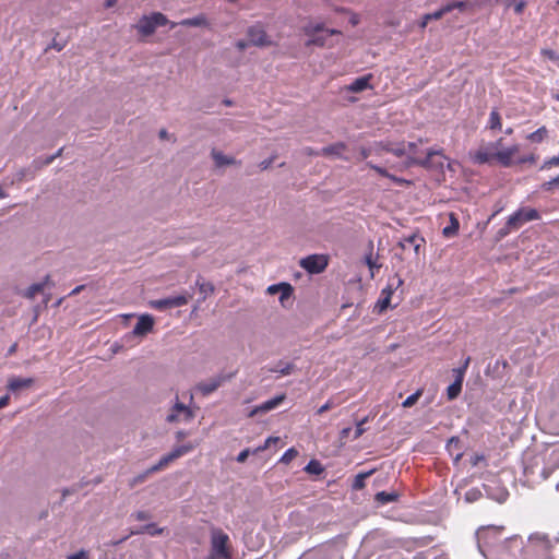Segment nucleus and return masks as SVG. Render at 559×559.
<instances>
[{
	"label": "nucleus",
	"mask_w": 559,
	"mask_h": 559,
	"mask_svg": "<svg viewBox=\"0 0 559 559\" xmlns=\"http://www.w3.org/2000/svg\"><path fill=\"white\" fill-rule=\"evenodd\" d=\"M222 559H231L233 546L228 534L222 528L212 526L210 528V552Z\"/></svg>",
	"instance_id": "obj_1"
},
{
	"label": "nucleus",
	"mask_w": 559,
	"mask_h": 559,
	"mask_svg": "<svg viewBox=\"0 0 559 559\" xmlns=\"http://www.w3.org/2000/svg\"><path fill=\"white\" fill-rule=\"evenodd\" d=\"M304 33L308 37L305 43L307 47H325L328 45L326 40L330 36L341 34L337 29L325 28L323 23H309L304 27Z\"/></svg>",
	"instance_id": "obj_2"
},
{
	"label": "nucleus",
	"mask_w": 559,
	"mask_h": 559,
	"mask_svg": "<svg viewBox=\"0 0 559 559\" xmlns=\"http://www.w3.org/2000/svg\"><path fill=\"white\" fill-rule=\"evenodd\" d=\"M405 145H406V150H407V163H406L407 166L418 165V166H421L425 168L442 167L443 166L442 160L437 163L433 159L436 156H441V151L430 148V150H428L426 156L420 158V157L416 156V154H417L416 143L408 142Z\"/></svg>",
	"instance_id": "obj_3"
},
{
	"label": "nucleus",
	"mask_w": 559,
	"mask_h": 559,
	"mask_svg": "<svg viewBox=\"0 0 559 559\" xmlns=\"http://www.w3.org/2000/svg\"><path fill=\"white\" fill-rule=\"evenodd\" d=\"M502 527L487 526L476 532L477 547L479 552L487 558V547H493L501 538Z\"/></svg>",
	"instance_id": "obj_4"
},
{
	"label": "nucleus",
	"mask_w": 559,
	"mask_h": 559,
	"mask_svg": "<svg viewBox=\"0 0 559 559\" xmlns=\"http://www.w3.org/2000/svg\"><path fill=\"white\" fill-rule=\"evenodd\" d=\"M168 23L166 15L160 12H154L151 15H143L136 24L138 32L143 36L152 35L159 26Z\"/></svg>",
	"instance_id": "obj_5"
},
{
	"label": "nucleus",
	"mask_w": 559,
	"mask_h": 559,
	"mask_svg": "<svg viewBox=\"0 0 559 559\" xmlns=\"http://www.w3.org/2000/svg\"><path fill=\"white\" fill-rule=\"evenodd\" d=\"M193 445L191 443L189 444H182L174 448L168 454L162 456L159 461L148 468L147 473H155L163 468H165L168 464L174 462L175 460L186 455L187 453L191 452L193 450Z\"/></svg>",
	"instance_id": "obj_6"
},
{
	"label": "nucleus",
	"mask_w": 559,
	"mask_h": 559,
	"mask_svg": "<svg viewBox=\"0 0 559 559\" xmlns=\"http://www.w3.org/2000/svg\"><path fill=\"white\" fill-rule=\"evenodd\" d=\"M192 298V295L189 293L180 294L176 296H169L162 299H156L151 301L152 308L158 311H165L167 309L182 307L188 304L189 299Z\"/></svg>",
	"instance_id": "obj_7"
},
{
	"label": "nucleus",
	"mask_w": 559,
	"mask_h": 559,
	"mask_svg": "<svg viewBox=\"0 0 559 559\" xmlns=\"http://www.w3.org/2000/svg\"><path fill=\"white\" fill-rule=\"evenodd\" d=\"M539 212L532 207H521L508 217L509 226L519 229L525 223L539 219Z\"/></svg>",
	"instance_id": "obj_8"
},
{
	"label": "nucleus",
	"mask_w": 559,
	"mask_h": 559,
	"mask_svg": "<svg viewBox=\"0 0 559 559\" xmlns=\"http://www.w3.org/2000/svg\"><path fill=\"white\" fill-rule=\"evenodd\" d=\"M300 265L310 274H319L328 266V259L323 254H311L301 259Z\"/></svg>",
	"instance_id": "obj_9"
},
{
	"label": "nucleus",
	"mask_w": 559,
	"mask_h": 559,
	"mask_svg": "<svg viewBox=\"0 0 559 559\" xmlns=\"http://www.w3.org/2000/svg\"><path fill=\"white\" fill-rule=\"evenodd\" d=\"M425 238L419 234L414 233L409 236L402 237L397 245L404 251L412 248L414 251V255L417 258L420 254L421 248L425 247Z\"/></svg>",
	"instance_id": "obj_10"
},
{
	"label": "nucleus",
	"mask_w": 559,
	"mask_h": 559,
	"mask_svg": "<svg viewBox=\"0 0 559 559\" xmlns=\"http://www.w3.org/2000/svg\"><path fill=\"white\" fill-rule=\"evenodd\" d=\"M194 413L191 411L190 407L186 406L181 402H176L173 406L170 413L167 415L166 420L168 423H175V421H190L193 419Z\"/></svg>",
	"instance_id": "obj_11"
},
{
	"label": "nucleus",
	"mask_w": 559,
	"mask_h": 559,
	"mask_svg": "<svg viewBox=\"0 0 559 559\" xmlns=\"http://www.w3.org/2000/svg\"><path fill=\"white\" fill-rule=\"evenodd\" d=\"M497 150L495 148L491 143H487L485 145H481L473 155V162L475 164L484 165V164H491L493 160H496Z\"/></svg>",
	"instance_id": "obj_12"
},
{
	"label": "nucleus",
	"mask_w": 559,
	"mask_h": 559,
	"mask_svg": "<svg viewBox=\"0 0 559 559\" xmlns=\"http://www.w3.org/2000/svg\"><path fill=\"white\" fill-rule=\"evenodd\" d=\"M519 145L514 144L507 148L497 152L496 162L502 167H510L512 165L513 156L519 153Z\"/></svg>",
	"instance_id": "obj_13"
},
{
	"label": "nucleus",
	"mask_w": 559,
	"mask_h": 559,
	"mask_svg": "<svg viewBox=\"0 0 559 559\" xmlns=\"http://www.w3.org/2000/svg\"><path fill=\"white\" fill-rule=\"evenodd\" d=\"M346 147L347 145L344 142H336L334 144L322 147L319 153H316V156H335L337 158L347 160L348 158L343 156Z\"/></svg>",
	"instance_id": "obj_14"
},
{
	"label": "nucleus",
	"mask_w": 559,
	"mask_h": 559,
	"mask_svg": "<svg viewBox=\"0 0 559 559\" xmlns=\"http://www.w3.org/2000/svg\"><path fill=\"white\" fill-rule=\"evenodd\" d=\"M154 319L150 314H142L132 330L133 335H145L153 330Z\"/></svg>",
	"instance_id": "obj_15"
},
{
	"label": "nucleus",
	"mask_w": 559,
	"mask_h": 559,
	"mask_svg": "<svg viewBox=\"0 0 559 559\" xmlns=\"http://www.w3.org/2000/svg\"><path fill=\"white\" fill-rule=\"evenodd\" d=\"M463 448V442L459 437L455 436L451 437L445 444L448 453L453 457L455 463L462 459Z\"/></svg>",
	"instance_id": "obj_16"
},
{
	"label": "nucleus",
	"mask_w": 559,
	"mask_h": 559,
	"mask_svg": "<svg viewBox=\"0 0 559 559\" xmlns=\"http://www.w3.org/2000/svg\"><path fill=\"white\" fill-rule=\"evenodd\" d=\"M284 400H285L284 394L274 396L273 399H270V400L261 403L260 405L255 406L251 411L250 416H254L259 413H267V412L276 408L277 406H280Z\"/></svg>",
	"instance_id": "obj_17"
},
{
	"label": "nucleus",
	"mask_w": 559,
	"mask_h": 559,
	"mask_svg": "<svg viewBox=\"0 0 559 559\" xmlns=\"http://www.w3.org/2000/svg\"><path fill=\"white\" fill-rule=\"evenodd\" d=\"M371 78H372L371 74H367V75H362V76H359V78L355 79L348 85V87H347L348 91L352 92V93H360L362 91L371 88V85H370Z\"/></svg>",
	"instance_id": "obj_18"
},
{
	"label": "nucleus",
	"mask_w": 559,
	"mask_h": 559,
	"mask_svg": "<svg viewBox=\"0 0 559 559\" xmlns=\"http://www.w3.org/2000/svg\"><path fill=\"white\" fill-rule=\"evenodd\" d=\"M34 383L32 378H11L8 382L10 392L16 393L21 390L29 388Z\"/></svg>",
	"instance_id": "obj_19"
},
{
	"label": "nucleus",
	"mask_w": 559,
	"mask_h": 559,
	"mask_svg": "<svg viewBox=\"0 0 559 559\" xmlns=\"http://www.w3.org/2000/svg\"><path fill=\"white\" fill-rule=\"evenodd\" d=\"M248 35L250 41L255 46L262 47L269 43L266 33L261 28L252 27L249 29Z\"/></svg>",
	"instance_id": "obj_20"
},
{
	"label": "nucleus",
	"mask_w": 559,
	"mask_h": 559,
	"mask_svg": "<svg viewBox=\"0 0 559 559\" xmlns=\"http://www.w3.org/2000/svg\"><path fill=\"white\" fill-rule=\"evenodd\" d=\"M530 545H536L539 550H548L550 547L549 538L546 534L534 533L528 537Z\"/></svg>",
	"instance_id": "obj_21"
},
{
	"label": "nucleus",
	"mask_w": 559,
	"mask_h": 559,
	"mask_svg": "<svg viewBox=\"0 0 559 559\" xmlns=\"http://www.w3.org/2000/svg\"><path fill=\"white\" fill-rule=\"evenodd\" d=\"M267 290L270 294H276L280 292L281 293L280 299H281V301H283L284 299L290 297V295L293 293V287L288 283H280V284L271 285L267 288Z\"/></svg>",
	"instance_id": "obj_22"
},
{
	"label": "nucleus",
	"mask_w": 559,
	"mask_h": 559,
	"mask_svg": "<svg viewBox=\"0 0 559 559\" xmlns=\"http://www.w3.org/2000/svg\"><path fill=\"white\" fill-rule=\"evenodd\" d=\"M195 285L201 294V298L198 300L199 304L203 302L214 292V285L211 282L203 281L201 276L198 277Z\"/></svg>",
	"instance_id": "obj_23"
},
{
	"label": "nucleus",
	"mask_w": 559,
	"mask_h": 559,
	"mask_svg": "<svg viewBox=\"0 0 559 559\" xmlns=\"http://www.w3.org/2000/svg\"><path fill=\"white\" fill-rule=\"evenodd\" d=\"M379 255L373 254V241L368 242V253L365 255V263L368 265L369 270L373 274V270H379L381 267V264H378Z\"/></svg>",
	"instance_id": "obj_24"
},
{
	"label": "nucleus",
	"mask_w": 559,
	"mask_h": 559,
	"mask_svg": "<svg viewBox=\"0 0 559 559\" xmlns=\"http://www.w3.org/2000/svg\"><path fill=\"white\" fill-rule=\"evenodd\" d=\"M270 372H276L281 373L282 376H288L294 372L295 365L292 362H285L283 360H280L276 365L273 367L267 368Z\"/></svg>",
	"instance_id": "obj_25"
},
{
	"label": "nucleus",
	"mask_w": 559,
	"mask_h": 559,
	"mask_svg": "<svg viewBox=\"0 0 559 559\" xmlns=\"http://www.w3.org/2000/svg\"><path fill=\"white\" fill-rule=\"evenodd\" d=\"M195 389L202 393V395L206 396V395H210L211 393L215 392L217 389H218V385L217 383L213 380V377L205 380V381H202V382H199L195 386Z\"/></svg>",
	"instance_id": "obj_26"
},
{
	"label": "nucleus",
	"mask_w": 559,
	"mask_h": 559,
	"mask_svg": "<svg viewBox=\"0 0 559 559\" xmlns=\"http://www.w3.org/2000/svg\"><path fill=\"white\" fill-rule=\"evenodd\" d=\"M211 155L217 167L228 166L236 163L235 158L229 157L216 150H213Z\"/></svg>",
	"instance_id": "obj_27"
},
{
	"label": "nucleus",
	"mask_w": 559,
	"mask_h": 559,
	"mask_svg": "<svg viewBox=\"0 0 559 559\" xmlns=\"http://www.w3.org/2000/svg\"><path fill=\"white\" fill-rule=\"evenodd\" d=\"M463 383L460 379H455L447 389V396L450 401L456 399L462 391Z\"/></svg>",
	"instance_id": "obj_28"
},
{
	"label": "nucleus",
	"mask_w": 559,
	"mask_h": 559,
	"mask_svg": "<svg viewBox=\"0 0 559 559\" xmlns=\"http://www.w3.org/2000/svg\"><path fill=\"white\" fill-rule=\"evenodd\" d=\"M374 499L378 503L384 506L395 501L397 499V495L395 492L379 491Z\"/></svg>",
	"instance_id": "obj_29"
},
{
	"label": "nucleus",
	"mask_w": 559,
	"mask_h": 559,
	"mask_svg": "<svg viewBox=\"0 0 559 559\" xmlns=\"http://www.w3.org/2000/svg\"><path fill=\"white\" fill-rule=\"evenodd\" d=\"M488 127L491 130H500L502 127L501 117L497 109H492L489 115Z\"/></svg>",
	"instance_id": "obj_30"
},
{
	"label": "nucleus",
	"mask_w": 559,
	"mask_h": 559,
	"mask_svg": "<svg viewBox=\"0 0 559 559\" xmlns=\"http://www.w3.org/2000/svg\"><path fill=\"white\" fill-rule=\"evenodd\" d=\"M238 370H234L230 372H219L218 374L213 377V380L217 383L218 388L222 386L225 382L230 381L237 374Z\"/></svg>",
	"instance_id": "obj_31"
},
{
	"label": "nucleus",
	"mask_w": 559,
	"mask_h": 559,
	"mask_svg": "<svg viewBox=\"0 0 559 559\" xmlns=\"http://www.w3.org/2000/svg\"><path fill=\"white\" fill-rule=\"evenodd\" d=\"M305 471L311 475H320L323 473L324 468L318 460H310L306 465Z\"/></svg>",
	"instance_id": "obj_32"
},
{
	"label": "nucleus",
	"mask_w": 559,
	"mask_h": 559,
	"mask_svg": "<svg viewBox=\"0 0 559 559\" xmlns=\"http://www.w3.org/2000/svg\"><path fill=\"white\" fill-rule=\"evenodd\" d=\"M459 230V221L454 217V215H451V224L443 228L442 234L444 237H452L454 236Z\"/></svg>",
	"instance_id": "obj_33"
},
{
	"label": "nucleus",
	"mask_w": 559,
	"mask_h": 559,
	"mask_svg": "<svg viewBox=\"0 0 559 559\" xmlns=\"http://www.w3.org/2000/svg\"><path fill=\"white\" fill-rule=\"evenodd\" d=\"M371 471L370 472H367V473H360L358 475L355 476L354 478V481H353V485H352V488L354 490H360L365 487V480L366 478L371 475Z\"/></svg>",
	"instance_id": "obj_34"
},
{
	"label": "nucleus",
	"mask_w": 559,
	"mask_h": 559,
	"mask_svg": "<svg viewBox=\"0 0 559 559\" xmlns=\"http://www.w3.org/2000/svg\"><path fill=\"white\" fill-rule=\"evenodd\" d=\"M45 286V283H35L32 284L25 292L24 296L33 299L35 296H37L40 292H43Z\"/></svg>",
	"instance_id": "obj_35"
},
{
	"label": "nucleus",
	"mask_w": 559,
	"mask_h": 559,
	"mask_svg": "<svg viewBox=\"0 0 559 559\" xmlns=\"http://www.w3.org/2000/svg\"><path fill=\"white\" fill-rule=\"evenodd\" d=\"M547 134V129L545 127H542L539 129H537L536 131L532 132L527 139L534 143H540L544 138L546 136Z\"/></svg>",
	"instance_id": "obj_36"
},
{
	"label": "nucleus",
	"mask_w": 559,
	"mask_h": 559,
	"mask_svg": "<svg viewBox=\"0 0 559 559\" xmlns=\"http://www.w3.org/2000/svg\"><path fill=\"white\" fill-rule=\"evenodd\" d=\"M55 160V156L37 157L33 162L35 170L43 168L44 166L50 165Z\"/></svg>",
	"instance_id": "obj_37"
},
{
	"label": "nucleus",
	"mask_w": 559,
	"mask_h": 559,
	"mask_svg": "<svg viewBox=\"0 0 559 559\" xmlns=\"http://www.w3.org/2000/svg\"><path fill=\"white\" fill-rule=\"evenodd\" d=\"M391 307V299L388 296H381L376 305V310L378 313L384 312L388 308Z\"/></svg>",
	"instance_id": "obj_38"
},
{
	"label": "nucleus",
	"mask_w": 559,
	"mask_h": 559,
	"mask_svg": "<svg viewBox=\"0 0 559 559\" xmlns=\"http://www.w3.org/2000/svg\"><path fill=\"white\" fill-rule=\"evenodd\" d=\"M444 7V11L447 13L453 11L454 9H457L460 11H463L466 9L467 7V3L465 1H451L447 4L443 5Z\"/></svg>",
	"instance_id": "obj_39"
},
{
	"label": "nucleus",
	"mask_w": 559,
	"mask_h": 559,
	"mask_svg": "<svg viewBox=\"0 0 559 559\" xmlns=\"http://www.w3.org/2000/svg\"><path fill=\"white\" fill-rule=\"evenodd\" d=\"M559 187V175L546 182H544L540 188L545 192H552L556 188Z\"/></svg>",
	"instance_id": "obj_40"
},
{
	"label": "nucleus",
	"mask_w": 559,
	"mask_h": 559,
	"mask_svg": "<svg viewBox=\"0 0 559 559\" xmlns=\"http://www.w3.org/2000/svg\"><path fill=\"white\" fill-rule=\"evenodd\" d=\"M298 455V451L295 448L287 449L282 455L280 462L284 464L290 463Z\"/></svg>",
	"instance_id": "obj_41"
},
{
	"label": "nucleus",
	"mask_w": 559,
	"mask_h": 559,
	"mask_svg": "<svg viewBox=\"0 0 559 559\" xmlns=\"http://www.w3.org/2000/svg\"><path fill=\"white\" fill-rule=\"evenodd\" d=\"M403 284V281L401 278L396 280V284H388L382 290L381 296H388L390 299L394 293V290Z\"/></svg>",
	"instance_id": "obj_42"
},
{
	"label": "nucleus",
	"mask_w": 559,
	"mask_h": 559,
	"mask_svg": "<svg viewBox=\"0 0 559 559\" xmlns=\"http://www.w3.org/2000/svg\"><path fill=\"white\" fill-rule=\"evenodd\" d=\"M469 361H471V358L467 357L464 361V364L459 367V368H455L453 371L455 373V379H460L461 382L463 383V380H464V376H465V372H466V369L469 365Z\"/></svg>",
	"instance_id": "obj_43"
},
{
	"label": "nucleus",
	"mask_w": 559,
	"mask_h": 559,
	"mask_svg": "<svg viewBox=\"0 0 559 559\" xmlns=\"http://www.w3.org/2000/svg\"><path fill=\"white\" fill-rule=\"evenodd\" d=\"M144 531L151 536H157L163 534L164 528L158 527L155 523H148L144 525Z\"/></svg>",
	"instance_id": "obj_44"
},
{
	"label": "nucleus",
	"mask_w": 559,
	"mask_h": 559,
	"mask_svg": "<svg viewBox=\"0 0 559 559\" xmlns=\"http://www.w3.org/2000/svg\"><path fill=\"white\" fill-rule=\"evenodd\" d=\"M391 153L397 157H402L407 154L406 145L405 143H394L393 150H391Z\"/></svg>",
	"instance_id": "obj_45"
},
{
	"label": "nucleus",
	"mask_w": 559,
	"mask_h": 559,
	"mask_svg": "<svg viewBox=\"0 0 559 559\" xmlns=\"http://www.w3.org/2000/svg\"><path fill=\"white\" fill-rule=\"evenodd\" d=\"M203 23H204L203 17L195 16V17L182 20L180 24L183 26H201Z\"/></svg>",
	"instance_id": "obj_46"
},
{
	"label": "nucleus",
	"mask_w": 559,
	"mask_h": 559,
	"mask_svg": "<svg viewBox=\"0 0 559 559\" xmlns=\"http://www.w3.org/2000/svg\"><path fill=\"white\" fill-rule=\"evenodd\" d=\"M555 166H559V155H556V156L545 159L543 165L540 166V169L542 170L550 169L551 167H555Z\"/></svg>",
	"instance_id": "obj_47"
},
{
	"label": "nucleus",
	"mask_w": 559,
	"mask_h": 559,
	"mask_svg": "<svg viewBox=\"0 0 559 559\" xmlns=\"http://www.w3.org/2000/svg\"><path fill=\"white\" fill-rule=\"evenodd\" d=\"M420 395H421V392L417 391V392L411 394L409 396H407L404 400V402L402 403L403 407H412L418 401Z\"/></svg>",
	"instance_id": "obj_48"
},
{
	"label": "nucleus",
	"mask_w": 559,
	"mask_h": 559,
	"mask_svg": "<svg viewBox=\"0 0 559 559\" xmlns=\"http://www.w3.org/2000/svg\"><path fill=\"white\" fill-rule=\"evenodd\" d=\"M280 441V438L278 437H269L265 441H264V444L263 445H260L258 447L253 453H258L260 451H264L266 449H269L271 447V444H276L277 442Z\"/></svg>",
	"instance_id": "obj_49"
},
{
	"label": "nucleus",
	"mask_w": 559,
	"mask_h": 559,
	"mask_svg": "<svg viewBox=\"0 0 559 559\" xmlns=\"http://www.w3.org/2000/svg\"><path fill=\"white\" fill-rule=\"evenodd\" d=\"M367 167H369L370 169L377 171L380 176L382 177H385V178H389L390 176V173L384 168V167H381L379 165H376L373 164L372 162H367Z\"/></svg>",
	"instance_id": "obj_50"
},
{
	"label": "nucleus",
	"mask_w": 559,
	"mask_h": 559,
	"mask_svg": "<svg viewBox=\"0 0 559 559\" xmlns=\"http://www.w3.org/2000/svg\"><path fill=\"white\" fill-rule=\"evenodd\" d=\"M512 230H515V228H513V226H509V219L507 221L506 225L500 228L497 233V236L499 239L501 238H504L506 236H508Z\"/></svg>",
	"instance_id": "obj_51"
},
{
	"label": "nucleus",
	"mask_w": 559,
	"mask_h": 559,
	"mask_svg": "<svg viewBox=\"0 0 559 559\" xmlns=\"http://www.w3.org/2000/svg\"><path fill=\"white\" fill-rule=\"evenodd\" d=\"M444 14H447V12L444 11V7H441L439 10L432 12V13H428L426 14V20H439L441 19Z\"/></svg>",
	"instance_id": "obj_52"
},
{
	"label": "nucleus",
	"mask_w": 559,
	"mask_h": 559,
	"mask_svg": "<svg viewBox=\"0 0 559 559\" xmlns=\"http://www.w3.org/2000/svg\"><path fill=\"white\" fill-rule=\"evenodd\" d=\"M480 496V491L477 489H471L465 493V499L468 502L476 501L478 497Z\"/></svg>",
	"instance_id": "obj_53"
},
{
	"label": "nucleus",
	"mask_w": 559,
	"mask_h": 559,
	"mask_svg": "<svg viewBox=\"0 0 559 559\" xmlns=\"http://www.w3.org/2000/svg\"><path fill=\"white\" fill-rule=\"evenodd\" d=\"M35 177V171H31V169H22L17 174V179H33Z\"/></svg>",
	"instance_id": "obj_54"
},
{
	"label": "nucleus",
	"mask_w": 559,
	"mask_h": 559,
	"mask_svg": "<svg viewBox=\"0 0 559 559\" xmlns=\"http://www.w3.org/2000/svg\"><path fill=\"white\" fill-rule=\"evenodd\" d=\"M67 559H90L86 550H80L67 557Z\"/></svg>",
	"instance_id": "obj_55"
},
{
	"label": "nucleus",
	"mask_w": 559,
	"mask_h": 559,
	"mask_svg": "<svg viewBox=\"0 0 559 559\" xmlns=\"http://www.w3.org/2000/svg\"><path fill=\"white\" fill-rule=\"evenodd\" d=\"M485 461H486V457L484 454H474L471 457V463L473 466H477L480 462H485Z\"/></svg>",
	"instance_id": "obj_56"
},
{
	"label": "nucleus",
	"mask_w": 559,
	"mask_h": 559,
	"mask_svg": "<svg viewBox=\"0 0 559 559\" xmlns=\"http://www.w3.org/2000/svg\"><path fill=\"white\" fill-rule=\"evenodd\" d=\"M250 450L249 449H245L242 450L236 457L237 462L238 463H243L246 462V460L248 459L249 454H250Z\"/></svg>",
	"instance_id": "obj_57"
},
{
	"label": "nucleus",
	"mask_w": 559,
	"mask_h": 559,
	"mask_svg": "<svg viewBox=\"0 0 559 559\" xmlns=\"http://www.w3.org/2000/svg\"><path fill=\"white\" fill-rule=\"evenodd\" d=\"M365 432V428L362 427V423H358L354 432L353 439L356 440L360 438Z\"/></svg>",
	"instance_id": "obj_58"
},
{
	"label": "nucleus",
	"mask_w": 559,
	"mask_h": 559,
	"mask_svg": "<svg viewBox=\"0 0 559 559\" xmlns=\"http://www.w3.org/2000/svg\"><path fill=\"white\" fill-rule=\"evenodd\" d=\"M134 518L138 520V521H146L151 518L150 513L146 512V511H138L135 514H134Z\"/></svg>",
	"instance_id": "obj_59"
},
{
	"label": "nucleus",
	"mask_w": 559,
	"mask_h": 559,
	"mask_svg": "<svg viewBox=\"0 0 559 559\" xmlns=\"http://www.w3.org/2000/svg\"><path fill=\"white\" fill-rule=\"evenodd\" d=\"M558 466H559V462L557 464H555L552 467L543 468V471H542L543 478L547 479L550 476V474L552 473V471Z\"/></svg>",
	"instance_id": "obj_60"
},
{
	"label": "nucleus",
	"mask_w": 559,
	"mask_h": 559,
	"mask_svg": "<svg viewBox=\"0 0 559 559\" xmlns=\"http://www.w3.org/2000/svg\"><path fill=\"white\" fill-rule=\"evenodd\" d=\"M370 148H372V155L381 156L383 153L382 147L379 146V142H374L372 145H370Z\"/></svg>",
	"instance_id": "obj_61"
},
{
	"label": "nucleus",
	"mask_w": 559,
	"mask_h": 559,
	"mask_svg": "<svg viewBox=\"0 0 559 559\" xmlns=\"http://www.w3.org/2000/svg\"><path fill=\"white\" fill-rule=\"evenodd\" d=\"M379 146L382 147L383 152L391 153V150H393L394 143L392 142H379Z\"/></svg>",
	"instance_id": "obj_62"
},
{
	"label": "nucleus",
	"mask_w": 559,
	"mask_h": 559,
	"mask_svg": "<svg viewBox=\"0 0 559 559\" xmlns=\"http://www.w3.org/2000/svg\"><path fill=\"white\" fill-rule=\"evenodd\" d=\"M371 155H372V148H370V146L360 148V156L362 159H366Z\"/></svg>",
	"instance_id": "obj_63"
},
{
	"label": "nucleus",
	"mask_w": 559,
	"mask_h": 559,
	"mask_svg": "<svg viewBox=\"0 0 559 559\" xmlns=\"http://www.w3.org/2000/svg\"><path fill=\"white\" fill-rule=\"evenodd\" d=\"M66 46L64 41H58L56 38L52 40L51 47L57 51H61Z\"/></svg>",
	"instance_id": "obj_64"
}]
</instances>
